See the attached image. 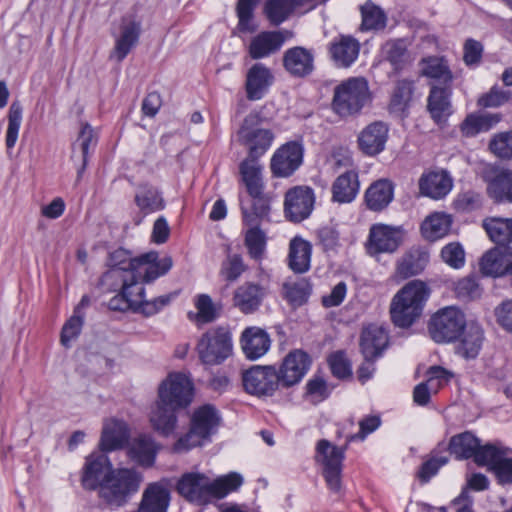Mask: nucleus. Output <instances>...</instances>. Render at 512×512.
I'll return each mask as SVG.
<instances>
[{"instance_id": "4c0bfd02", "label": "nucleus", "mask_w": 512, "mask_h": 512, "mask_svg": "<svg viewBox=\"0 0 512 512\" xmlns=\"http://www.w3.org/2000/svg\"><path fill=\"white\" fill-rule=\"evenodd\" d=\"M219 422L220 416L217 409L211 404H205L194 411L191 427L205 438H209L215 432Z\"/></svg>"}, {"instance_id": "412c9836", "label": "nucleus", "mask_w": 512, "mask_h": 512, "mask_svg": "<svg viewBox=\"0 0 512 512\" xmlns=\"http://www.w3.org/2000/svg\"><path fill=\"white\" fill-rule=\"evenodd\" d=\"M389 128L382 121L367 125L358 136L360 150L369 156H375L385 149Z\"/></svg>"}, {"instance_id": "20e7f679", "label": "nucleus", "mask_w": 512, "mask_h": 512, "mask_svg": "<svg viewBox=\"0 0 512 512\" xmlns=\"http://www.w3.org/2000/svg\"><path fill=\"white\" fill-rule=\"evenodd\" d=\"M263 120L260 111H252L244 118L237 132L239 143L247 148V157L259 159L274 141L272 130L261 127Z\"/></svg>"}, {"instance_id": "5fc2aeb1", "label": "nucleus", "mask_w": 512, "mask_h": 512, "mask_svg": "<svg viewBox=\"0 0 512 512\" xmlns=\"http://www.w3.org/2000/svg\"><path fill=\"white\" fill-rule=\"evenodd\" d=\"M426 264L425 257L418 253H407L397 262L396 275L400 279H407L418 275Z\"/></svg>"}, {"instance_id": "bf43d9fd", "label": "nucleus", "mask_w": 512, "mask_h": 512, "mask_svg": "<svg viewBox=\"0 0 512 512\" xmlns=\"http://www.w3.org/2000/svg\"><path fill=\"white\" fill-rule=\"evenodd\" d=\"M96 142H97V139L94 134L93 128L88 123L82 124L81 130H80L77 140L74 144V147L80 148L81 156H82V166L78 170V177L81 176L82 172L86 168L90 145L95 146Z\"/></svg>"}, {"instance_id": "f3484780", "label": "nucleus", "mask_w": 512, "mask_h": 512, "mask_svg": "<svg viewBox=\"0 0 512 512\" xmlns=\"http://www.w3.org/2000/svg\"><path fill=\"white\" fill-rule=\"evenodd\" d=\"M360 42L351 35H338L328 45V53L334 66L349 68L358 59Z\"/></svg>"}, {"instance_id": "c85d7f7f", "label": "nucleus", "mask_w": 512, "mask_h": 512, "mask_svg": "<svg viewBox=\"0 0 512 512\" xmlns=\"http://www.w3.org/2000/svg\"><path fill=\"white\" fill-rule=\"evenodd\" d=\"M128 438L129 429L124 421L106 420L103 424L100 448L105 452L120 449L127 443Z\"/></svg>"}, {"instance_id": "c756f323", "label": "nucleus", "mask_w": 512, "mask_h": 512, "mask_svg": "<svg viewBox=\"0 0 512 512\" xmlns=\"http://www.w3.org/2000/svg\"><path fill=\"white\" fill-rule=\"evenodd\" d=\"M270 344L269 335L261 328L249 327L242 333V349L250 360H256L263 356L269 350Z\"/></svg>"}, {"instance_id": "393cba45", "label": "nucleus", "mask_w": 512, "mask_h": 512, "mask_svg": "<svg viewBox=\"0 0 512 512\" xmlns=\"http://www.w3.org/2000/svg\"><path fill=\"white\" fill-rule=\"evenodd\" d=\"M453 187V179L446 170L430 171L419 179L421 194L432 199L444 198Z\"/></svg>"}, {"instance_id": "680f3d73", "label": "nucleus", "mask_w": 512, "mask_h": 512, "mask_svg": "<svg viewBox=\"0 0 512 512\" xmlns=\"http://www.w3.org/2000/svg\"><path fill=\"white\" fill-rule=\"evenodd\" d=\"M442 260L454 269H460L465 264V251L458 242L445 245L441 250Z\"/></svg>"}, {"instance_id": "4468645a", "label": "nucleus", "mask_w": 512, "mask_h": 512, "mask_svg": "<svg viewBox=\"0 0 512 512\" xmlns=\"http://www.w3.org/2000/svg\"><path fill=\"white\" fill-rule=\"evenodd\" d=\"M311 366L310 356L302 350H293L288 353L277 370L280 386L289 388L298 384Z\"/></svg>"}, {"instance_id": "864d4df0", "label": "nucleus", "mask_w": 512, "mask_h": 512, "mask_svg": "<svg viewBox=\"0 0 512 512\" xmlns=\"http://www.w3.org/2000/svg\"><path fill=\"white\" fill-rule=\"evenodd\" d=\"M248 227L245 233L244 243L248 254L254 260H260L263 257L266 248V235L260 229V225H246Z\"/></svg>"}, {"instance_id": "f8f14e48", "label": "nucleus", "mask_w": 512, "mask_h": 512, "mask_svg": "<svg viewBox=\"0 0 512 512\" xmlns=\"http://www.w3.org/2000/svg\"><path fill=\"white\" fill-rule=\"evenodd\" d=\"M402 242V230L385 224H374L369 231L366 250L370 256L394 253Z\"/></svg>"}, {"instance_id": "a211bd4d", "label": "nucleus", "mask_w": 512, "mask_h": 512, "mask_svg": "<svg viewBox=\"0 0 512 512\" xmlns=\"http://www.w3.org/2000/svg\"><path fill=\"white\" fill-rule=\"evenodd\" d=\"M172 265L171 257L159 258L156 252H149L138 257L134 272L137 275L140 286H142V284L151 283L168 273Z\"/></svg>"}, {"instance_id": "a18cd8bd", "label": "nucleus", "mask_w": 512, "mask_h": 512, "mask_svg": "<svg viewBox=\"0 0 512 512\" xmlns=\"http://www.w3.org/2000/svg\"><path fill=\"white\" fill-rule=\"evenodd\" d=\"M478 446L479 439L466 431L451 437L448 450L457 460H464L473 457Z\"/></svg>"}, {"instance_id": "c03bdc74", "label": "nucleus", "mask_w": 512, "mask_h": 512, "mask_svg": "<svg viewBox=\"0 0 512 512\" xmlns=\"http://www.w3.org/2000/svg\"><path fill=\"white\" fill-rule=\"evenodd\" d=\"M501 120L500 114H470L462 122L460 129L464 136L472 137L490 130Z\"/></svg>"}, {"instance_id": "9b49d317", "label": "nucleus", "mask_w": 512, "mask_h": 512, "mask_svg": "<svg viewBox=\"0 0 512 512\" xmlns=\"http://www.w3.org/2000/svg\"><path fill=\"white\" fill-rule=\"evenodd\" d=\"M304 147L300 141H290L279 147L273 154L270 169L276 177L291 176L302 164Z\"/></svg>"}, {"instance_id": "dca6fc26", "label": "nucleus", "mask_w": 512, "mask_h": 512, "mask_svg": "<svg viewBox=\"0 0 512 512\" xmlns=\"http://www.w3.org/2000/svg\"><path fill=\"white\" fill-rule=\"evenodd\" d=\"M112 470V464L106 455H90L86 458L82 471L81 484L83 488L99 492Z\"/></svg>"}, {"instance_id": "423d86ee", "label": "nucleus", "mask_w": 512, "mask_h": 512, "mask_svg": "<svg viewBox=\"0 0 512 512\" xmlns=\"http://www.w3.org/2000/svg\"><path fill=\"white\" fill-rule=\"evenodd\" d=\"M368 83L363 78H350L334 90L333 109L340 116L358 113L369 100Z\"/></svg>"}, {"instance_id": "473e14b6", "label": "nucleus", "mask_w": 512, "mask_h": 512, "mask_svg": "<svg viewBox=\"0 0 512 512\" xmlns=\"http://www.w3.org/2000/svg\"><path fill=\"white\" fill-rule=\"evenodd\" d=\"M156 454L157 445L150 435L140 434L129 443V457L141 466H152L155 462Z\"/></svg>"}, {"instance_id": "ea45409f", "label": "nucleus", "mask_w": 512, "mask_h": 512, "mask_svg": "<svg viewBox=\"0 0 512 512\" xmlns=\"http://www.w3.org/2000/svg\"><path fill=\"white\" fill-rule=\"evenodd\" d=\"M482 226L498 247H506L512 242V218L488 217L483 220Z\"/></svg>"}, {"instance_id": "7ed1b4c3", "label": "nucleus", "mask_w": 512, "mask_h": 512, "mask_svg": "<svg viewBox=\"0 0 512 512\" xmlns=\"http://www.w3.org/2000/svg\"><path fill=\"white\" fill-rule=\"evenodd\" d=\"M429 297V288L420 280H413L402 287L392 298L390 316L393 324L409 328L422 315Z\"/></svg>"}, {"instance_id": "6e6552de", "label": "nucleus", "mask_w": 512, "mask_h": 512, "mask_svg": "<svg viewBox=\"0 0 512 512\" xmlns=\"http://www.w3.org/2000/svg\"><path fill=\"white\" fill-rule=\"evenodd\" d=\"M465 315L454 306L440 309L430 319L428 331L436 343L454 342L466 327Z\"/></svg>"}, {"instance_id": "9d476101", "label": "nucleus", "mask_w": 512, "mask_h": 512, "mask_svg": "<svg viewBox=\"0 0 512 512\" xmlns=\"http://www.w3.org/2000/svg\"><path fill=\"white\" fill-rule=\"evenodd\" d=\"M247 393L255 396H272L281 387L274 366H253L242 374Z\"/></svg>"}, {"instance_id": "8fccbe9b", "label": "nucleus", "mask_w": 512, "mask_h": 512, "mask_svg": "<svg viewBox=\"0 0 512 512\" xmlns=\"http://www.w3.org/2000/svg\"><path fill=\"white\" fill-rule=\"evenodd\" d=\"M297 7L296 0H266L263 12L272 25L286 21Z\"/></svg>"}, {"instance_id": "774afa93", "label": "nucleus", "mask_w": 512, "mask_h": 512, "mask_svg": "<svg viewBox=\"0 0 512 512\" xmlns=\"http://www.w3.org/2000/svg\"><path fill=\"white\" fill-rule=\"evenodd\" d=\"M455 293L461 300H473L481 295V288L474 277L460 279L455 286Z\"/></svg>"}, {"instance_id": "c9c22d12", "label": "nucleus", "mask_w": 512, "mask_h": 512, "mask_svg": "<svg viewBox=\"0 0 512 512\" xmlns=\"http://www.w3.org/2000/svg\"><path fill=\"white\" fill-rule=\"evenodd\" d=\"M487 193L496 203H512V170L496 172L487 184Z\"/></svg>"}, {"instance_id": "39448f33", "label": "nucleus", "mask_w": 512, "mask_h": 512, "mask_svg": "<svg viewBox=\"0 0 512 512\" xmlns=\"http://www.w3.org/2000/svg\"><path fill=\"white\" fill-rule=\"evenodd\" d=\"M139 474L127 468L113 469L99 491V497L108 505L120 507L139 489Z\"/></svg>"}, {"instance_id": "1a4fd4ad", "label": "nucleus", "mask_w": 512, "mask_h": 512, "mask_svg": "<svg viewBox=\"0 0 512 512\" xmlns=\"http://www.w3.org/2000/svg\"><path fill=\"white\" fill-rule=\"evenodd\" d=\"M193 396V383L181 372L170 373L158 387L157 399L174 409H186L192 403Z\"/></svg>"}, {"instance_id": "bb28decb", "label": "nucleus", "mask_w": 512, "mask_h": 512, "mask_svg": "<svg viewBox=\"0 0 512 512\" xmlns=\"http://www.w3.org/2000/svg\"><path fill=\"white\" fill-rule=\"evenodd\" d=\"M265 295L264 287L259 284L246 282L235 290L233 303L242 313L250 314L260 307Z\"/></svg>"}, {"instance_id": "09e8293b", "label": "nucleus", "mask_w": 512, "mask_h": 512, "mask_svg": "<svg viewBox=\"0 0 512 512\" xmlns=\"http://www.w3.org/2000/svg\"><path fill=\"white\" fill-rule=\"evenodd\" d=\"M135 203L144 215H148L164 208L161 193L153 186H143L135 195Z\"/></svg>"}, {"instance_id": "052dcab7", "label": "nucleus", "mask_w": 512, "mask_h": 512, "mask_svg": "<svg viewBox=\"0 0 512 512\" xmlns=\"http://www.w3.org/2000/svg\"><path fill=\"white\" fill-rule=\"evenodd\" d=\"M505 454L506 452L504 450L497 448L494 445L487 444L482 446L479 443L473 458L478 465H487L490 467V469H492L497 461H499L500 458Z\"/></svg>"}, {"instance_id": "69168bd1", "label": "nucleus", "mask_w": 512, "mask_h": 512, "mask_svg": "<svg viewBox=\"0 0 512 512\" xmlns=\"http://www.w3.org/2000/svg\"><path fill=\"white\" fill-rule=\"evenodd\" d=\"M197 320L202 323H209L216 319L218 313L211 297L207 294H200L196 297Z\"/></svg>"}, {"instance_id": "3c124183", "label": "nucleus", "mask_w": 512, "mask_h": 512, "mask_svg": "<svg viewBox=\"0 0 512 512\" xmlns=\"http://www.w3.org/2000/svg\"><path fill=\"white\" fill-rule=\"evenodd\" d=\"M360 11L362 16L360 29L362 31H378L386 27L387 16L379 6L368 1L361 6Z\"/></svg>"}, {"instance_id": "4be33fe9", "label": "nucleus", "mask_w": 512, "mask_h": 512, "mask_svg": "<svg viewBox=\"0 0 512 512\" xmlns=\"http://www.w3.org/2000/svg\"><path fill=\"white\" fill-rule=\"evenodd\" d=\"M288 31H263L252 38L248 52L252 59L266 58L281 49Z\"/></svg>"}, {"instance_id": "a878e982", "label": "nucleus", "mask_w": 512, "mask_h": 512, "mask_svg": "<svg viewBox=\"0 0 512 512\" xmlns=\"http://www.w3.org/2000/svg\"><path fill=\"white\" fill-rule=\"evenodd\" d=\"M170 504V491L164 483L149 484L142 494L136 512H167Z\"/></svg>"}, {"instance_id": "6ab92c4d", "label": "nucleus", "mask_w": 512, "mask_h": 512, "mask_svg": "<svg viewBox=\"0 0 512 512\" xmlns=\"http://www.w3.org/2000/svg\"><path fill=\"white\" fill-rule=\"evenodd\" d=\"M285 71L295 78H304L310 75L314 66V54L302 46L287 49L282 58Z\"/></svg>"}, {"instance_id": "e433bc0d", "label": "nucleus", "mask_w": 512, "mask_h": 512, "mask_svg": "<svg viewBox=\"0 0 512 512\" xmlns=\"http://www.w3.org/2000/svg\"><path fill=\"white\" fill-rule=\"evenodd\" d=\"M461 334H463V337L457 347V353L466 359L476 358L484 340L482 327L477 323H470Z\"/></svg>"}, {"instance_id": "0eeeda50", "label": "nucleus", "mask_w": 512, "mask_h": 512, "mask_svg": "<svg viewBox=\"0 0 512 512\" xmlns=\"http://www.w3.org/2000/svg\"><path fill=\"white\" fill-rule=\"evenodd\" d=\"M232 336L228 328L209 329L198 341L197 352L202 363L219 365L232 355Z\"/></svg>"}, {"instance_id": "4d7b16f0", "label": "nucleus", "mask_w": 512, "mask_h": 512, "mask_svg": "<svg viewBox=\"0 0 512 512\" xmlns=\"http://www.w3.org/2000/svg\"><path fill=\"white\" fill-rule=\"evenodd\" d=\"M285 298L294 306L299 307L305 304L311 294V285L306 279L283 285Z\"/></svg>"}, {"instance_id": "58836bf2", "label": "nucleus", "mask_w": 512, "mask_h": 512, "mask_svg": "<svg viewBox=\"0 0 512 512\" xmlns=\"http://www.w3.org/2000/svg\"><path fill=\"white\" fill-rule=\"evenodd\" d=\"M109 300L108 306L114 311H126L133 309L136 311L137 304L142 302L143 286L140 283L124 284L123 289Z\"/></svg>"}, {"instance_id": "a19ab883", "label": "nucleus", "mask_w": 512, "mask_h": 512, "mask_svg": "<svg viewBox=\"0 0 512 512\" xmlns=\"http://www.w3.org/2000/svg\"><path fill=\"white\" fill-rule=\"evenodd\" d=\"M381 56L395 72H399L410 62L407 44L403 39H391L381 47Z\"/></svg>"}, {"instance_id": "2eb2a0df", "label": "nucleus", "mask_w": 512, "mask_h": 512, "mask_svg": "<svg viewBox=\"0 0 512 512\" xmlns=\"http://www.w3.org/2000/svg\"><path fill=\"white\" fill-rule=\"evenodd\" d=\"M141 34V24L131 17H123L119 26V33L115 36V45L109 58L122 62L136 46Z\"/></svg>"}, {"instance_id": "e2e57ef3", "label": "nucleus", "mask_w": 512, "mask_h": 512, "mask_svg": "<svg viewBox=\"0 0 512 512\" xmlns=\"http://www.w3.org/2000/svg\"><path fill=\"white\" fill-rule=\"evenodd\" d=\"M510 98V91L493 86L487 93L479 97L477 104L483 108H496L508 102Z\"/></svg>"}, {"instance_id": "338daca9", "label": "nucleus", "mask_w": 512, "mask_h": 512, "mask_svg": "<svg viewBox=\"0 0 512 512\" xmlns=\"http://www.w3.org/2000/svg\"><path fill=\"white\" fill-rule=\"evenodd\" d=\"M246 267L239 254L229 255L222 263L220 273L226 280L233 282L245 271Z\"/></svg>"}, {"instance_id": "603ef678", "label": "nucleus", "mask_w": 512, "mask_h": 512, "mask_svg": "<svg viewBox=\"0 0 512 512\" xmlns=\"http://www.w3.org/2000/svg\"><path fill=\"white\" fill-rule=\"evenodd\" d=\"M259 0H238L236 14L238 17V30L242 33H253L258 26L254 22V10Z\"/></svg>"}, {"instance_id": "5701e85b", "label": "nucleus", "mask_w": 512, "mask_h": 512, "mask_svg": "<svg viewBox=\"0 0 512 512\" xmlns=\"http://www.w3.org/2000/svg\"><path fill=\"white\" fill-rule=\"evenodd\" d=\"M388 333L378 325H369L362 330L360 350L365 359H377L388 346Z\"/></svg>"}, {"instance_id": "72a5a7b5", "label": "nucleus", "mask_w": 512, "mask_h": 512, "mask_svg": "<svg viewBox=\"0 0 512 512\" xmlns=\"http://www.w3.org/2000/svg\"><path fill=\"white\" fill-rule=\"evenodd\" d=\"M394 186L387 179L372 183L365 192V202L372 211H381L393 200Z\"/></svg>"}, {"instance_id": "6e6d98bb", "label": "nucleus", "mask_w": 512, "mask_h": 512, "mask_svg": "<svg viewBox=\"0 0 512 512\" xmlns=\"http://www.w3.org/2000/svg\"><path fill=\"white\" fill-rule=\"evenodd\" d=\"M412 93L413 82L407 79L399 80L391 97L390 110L396 113H403L409 105Z\"/></svg>"}, {"instance_id": "cd10ccee", "label": "nucleus", "mask_w": 512, "mask_h": 512, "mask_svg": "<svg viewBox=\"0 0 512 512\" xmlns=\"http://www.w3.org/2000/svg\"><path fill=\"white\" fill-rule=\"evenodd\" d=\"M451 94L452 85L438 86L432 84L428 96L427 108L435 122L441 123L452 114Z\"/></svg>"}, {"instance_id": "37998d69", "label": "nucleus", "mask_w": 512, "mask_h": 512, "mask_svg": "<svg viewBox=\"0 0 512 512\" xmlns=\"http://www.w3.org/2000/svg\"><path fill=\"white\" fill-rule=\"evenodd\" d=\"M137 258H132L130 253L125 249L119 248L109 254L107 265L109 270L101 277L103 283H107L112 277H121L123 269L134 271Z\"/></svg>"}, {"instance_id": "2f4dec72", "label": "nucleus", "mask_w": 512, "mask_h": 512, "mask_svg": "<svg viewBox=\"0 0 512 512\" xmlns=\"http://www.w3.org/2000/svg\"><path fill=\"white\" fill-rule=\"evenodd\" d=\"M360 188L358 173L348 170L339 175L332 184V200L344 204L352 202Z\"/></svg>"}, {"instance_id": "79ce46f5", "label": "nucleus", "mask_w": 512, "mask_h": 512, "mask_svg": "<svg viewBox=\"0 0 512 512\" xmlns=\"http://www.w3.org/2000/svg\"><path fill=\"white\" fill-rule=\"evenodd\" d=\"M422 74L435 81L438 86L452 85L453 74L447 61L442 57H428L422 59Z\"/></svg>"}, {"instance_id": "f704fd0d", "label": "nucleus", "mask_w": 512, "mask_h": 512, "mask_svg": "<svg viewBox=\"0 0 512 512\" xmlns=\"http://www.w3.org/2000/svg\"><path fill=\"white\" fill-rule=\"evenodd\" d=\"M311 252L312 247L308 241L300 237L293 238L289 245V268L299 274L307 272L310 268Z\"/></svg>"}, {"instance_id": "7c9ffc66", "label": "nucleus", "mask_w": 512, "mask_h": 512, "mask_svg": "<svg viewBox=\"0 0 512 512\" xmlns=\"http://www.w3.org/2000/svg\"><path fill=\"white\" fill-rule=\"evenodd\" d=\"M178 411L179 409H174L168 406V404H162L157 399L149 416L151 426L162 436L168 437L172 435L177 427Z\"/></svg>"}, {"instance_id": "f257e3e1", "label": "nucleus", "mask_w": 512, "mask_h": 512, "mask_svg": "<svg viewBox=\"0 0 512 512\" xmlns=\"http://www.w3.org/2000/svg\"><path fill=\"white\" fill-rule=\"evenodd\" d=\"M243 484V477L231 472L213 481L201 473H186L177 483V491L190 502L206 503L212 498L222 499Z\"/></svg>"}, {"instance_id": "f03ea898", "label": "nucleus", "mask_w": 512, "mask_h": 512, "mask_svg": "<svg viewBox=\"0 0 512 512\" xmlns=\"http://www.w3.org/2000/svg\"><path fill=\"white\" fill-rule=\"evenodd\" d=\"M381 424L379 416H366L359 422L358 433L348 436L343 448L331 445L327 440H320L317 444L318 461L323 465V476L328 488L338 492L341 488L342 461L349 442L356 439L364 440L366 436L374 432Z\"/></svg>"}, {"instance_id": "b1692460", "label": "nucleus", "mask_w": 512, "mask_h": 512, "mask_svg": "<svg viewBox=\"0 0 512 512\" xmlns=\"http://www.w3.org/2000/svg\"><path fill=\"white\" fill-rule=\"evenodd\" d=\"M274 76L271 70L262 63L254 64L247 72L245 90L249 100L261 99L272 85Z\"/></svg>"}, {"instance_id": "13d9d810", "label": "nucleus", "mask_w": 512, "mask_h": 512, "mask_svg": "<svg viewBox=\"0 0 512 512\" xmlns=\"http://www.w3.org/2000/svg\"><path fill=\"white\" fill-rule=\"evenodd\" d=\"M21 121L22 107L19 103L13 102L9 108L8 127L5 137V144L7 149H12L15 146L18 139Z\"/></svg>"}, {"instance_id": "aec40b11", "label": "nucleus", "mask_w": 512, "mask_h": 512, "mask_svg": "<svg viewBox=\"0 0 512 512\" xmlns=\"http://www.w3.org/2000/svg\"><path fill=\"white\" fill-rule=\"evenodd\" d=\"M480 270L482 274L495 278L512 274V250L508 247L490 249L481 258Z\"/></svg>"}, {"instance_id": "de8ad7c7", "label": "nucleus", "mask_w": 512, "mask_h": 512, "mask_svg": "<svg viewBox=\"0 0 512 512\" xmlns=\"http://www.w3.org/2000/svg\"><path fill=\"white\" fill-rule=\"evenodd\" d=\"M452 220L444 213H434L428 216L421 225L423 236L435 241L445 236L451 228Z\"/></svg>"}, {"instance_id": "0e129e2a", "label": "nucleus", "mask_w": 512, "mask_h": 512, "mask_svg": "<svg viewBox=\"0 0 512 512\" xmlns=\"http://www.w3.org/2000/svg\"><path fill=\"white\" fill-rule=\"evenodd\" d=\"M489 148L499 158L512 159V131L494 136Z\"/></svg>"}, {"instance_id": "49530a36", "label": "nucleus", "mask_w": 512, "mask_h": 512, "mask_svg": "<svg viewBox=\"0 0 512 512\" xmlns=\"http://www.w3.org/2000/svg\"><path fill=\"white\" fill-rule=\"evenodd\" d=\"M252 198L251 209L244 206L241 201V211L245 225H260L261 221L266 219L270 212V198L263 192Z\"/></svg>"}, {"instance_id": "ddd939ff", "label": "nucleus", "mask_w": 512, "mask_h": 512, "mask_svg": "<svg viewBox=\"0 0 512 512\" xmlns=\"http://www.w3.org/2000/svg\"><path fill=\"white\" fill-rule=\"evenodd\" d=\"M314 202V192L310 187L295 186L285 194V216L292 222H301L311 214Z\"/></svg>"}]
</instances>
